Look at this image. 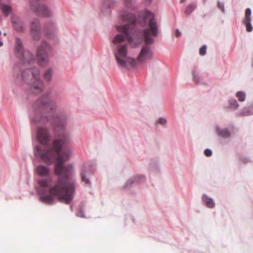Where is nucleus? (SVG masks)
<instances>
[{"instance_id": "1", "label": "nucleus", "mask_w": 253, "mask_h": 253, "mask_svg": "<svg viewBox=\"0 0 253 253\" xmlns=\"http://www.w3.org/2000/svg\"><path fill=\"white\" fill-rule=\"evenodd\" d=\"M34 108L36 113L39 111L42 113L41 118L32 119L34 122H41L43 124L50 122L52 124V120H54L55 131H61L60 138L54 140L52 142L53 148L47 147L43 150L40 146H37L35 150V156L40 157L47 165L55 163L54 173L58 176V179L54 182L51 177L39 180V185L42 187L48 188L49 193L47 194L45 190H41L40 200L45 204L52 205L55 198H57L59 202L69 204L72 200L75 192V182L71 178L73 167L71 165L64 166V163L70 159L71 151L66 150L61 153V150L62 146L69 140V134L65 132L64 123L60 122L59 117H53L50 112L45 114L47 111H53L54 108V105L49 100L48 95H44L39 98L35 103Z\"/></svg>"}, {"instance_id": "2", "label": "nucleus", "mask_w": 253, "mask_h": 253, "mask_svg": "<svg viewBox=\"0 0 253 253\" xmlns=\"http://www.w3.org/2000/svg\"><path fill=\"white\" fill-rule=\"evenodd\" d=\"M122 17L123 20L126 21L127 24L116 27L118 31L123 33V34H118L114 38L112 42L113 43H121L126 38L131 45L135 47L142 41L143 37H144L146 43L150 44L153 43V40L150 37V30L151 35L154 37H156L158 34V27L154 15L152 13L149 11L146 12L144 17L146 20L149 19L150 29H147L142 32H139L138 34H136L138 36H140V37L138 38L136 42H134V33L136 32L134 30L136 21L135 16L132 13H123Z\"/></svg>"}, {"instance_id": "3", "label": "nucleus", "mask_w": 253, "mask_h": 253, "mask_svg": "<svg viewBox=\"0 0 253 253\" xmlns=\"http://www.w3.org/2000/svg\"><path fill=\"white\" fill-rule=\"evenodd\" d=\"M20 78L30 85V91L31 93L39 94L44 88L43 84L40 78V71L37 68L24 70Z\"/></svg>"}, {"instance_id": "4", "label": "nucleus", "mask_w": 253, "mask_h": 253, "mask_svg": "<svg viewBox=\"0 0 253 253\" xmlns=\"http://www.w3.org/2000/svg\"><path fill=\"white\" fill-rule=\"evenodd\" d=\"M127 45L120 44L117 46V52L114 54L117 63L126 68L134 67L136 65L134 59L126 57Z\"/></svg>"}, {"instance_id": "5", "label": "nucleus", "mask_w": 253, "mask_h": 253, "mask_svg": "<svg viewBox=\"0 0 253 253\" xmlns=\"http://www.w3.org/2000/svg\"><path fill=\"white\" fill-rule=\"evenodd\" d=\"M15 52L16 56L24 64H29L33 61V55L29 51H25L23 49L21 41L16 38Z\"/></svg>"}, {"instance_id": "6", "label": "nucleus", "mask_w": 253, "mask_h": 253, "mask_svg": "<svg viewBox=\"0 0 253 253\" xmlns=\"http://www.w3.org/2000/svg\"><path fill=\"white\" fill-rule=\"evenodd\" d=\"M50 46L45 42H42L38 48L37 58L41 66H44L48 61L47 53L50 51Z\"/></svg>"}, {"instance_id": "7", "label": "nucleus", "mask_w": 253, "mask_h": 253, "mask_svg": "<svg viewBox=\"0 0 253 253\" xmlns=\"http://www.w3.org/2000/svg\"><path fill=\"white\" fill-rule=\"evenodd\" d=\"M153 51L148 45H143L137 57V60L140 64H143L152 59Z\"/></svg>"}, {"instance_id": "8", "label": "nucleus", "mask_w": 253, "mask_h": 253, "mask_svg": "<svg viewBox=\"0 0 253 253\" xmlns=\"http://www.w3.org/2000/svg\"><path fill=\"white\" fill-rule=\"evenodd\" d=\"M37 137L39 143L47 146L50 137L48 129L43 127H39L37 130Z\"/></svg>"}, {"instance_id": "9", "label": "nucleus", "mask_w": 253, "mask_h": 253, "mask_svg": "<svg viewBox=\"0 0 253 253\" xmlns=\"http://www.w3.org/2000/svg\"><path fill=\"white\" fill-rule=\"evenodd\" d=\"M31 34L35 41H39L41 38V26L37 19L33 20L31 23Z\"/></svg>"}, {"instance_id": "10", "label": "nucleus", "mask_w": 253, "mask_h": 253, "mask_svg": "<svg viewBox=\"0 0 253 253\" xmlns=\"http://www.w3.org/2000/svg\"><path fill=\"white\" fill-rule=\"evenodd\" d=\"M251 9L250 8H246L245 17L243 20V23L246 26V30L248 32H251L253 30V27L251 24Z\"/></svg>"}, {"instance_id": "11", "label": "nucleus", "mask_w": 253, "mask_h": 253, "mask_svg": "<svg viewBox=\"0 0 253 253\" xmlns=\"http://www.w3.org/2000/svg\"><path fill=\"white\" fill-rule=\"evenodd\" d=\"M11 18L15 30L18 32H22L24 30L25 26L19 17L15 15H12Z\"/></svg>"}, {"instance_id": "12", "label": "nucleus", "mask_w": 253, "mask_h": 253, "mask_svg": "<svg viewBox=\"0 0 253 253\" xmlns=\"http://www.w3.org/2000/svg\"><path fill=\"white\" fill-rule=\"evenodd\" d=\"M43 31L48 38H53L56 32V28L54 23L49 22L45 24L43 28Z\"/></svg>"}, {"instance_id": "13", "label": "nucleus", "mask_w": 253, "mask_h": 253, "mask_svg": "<svg viewBox=\"0 0 253 253\" xmlns=\"http://www.w3.org/2000/svg\"><path fill=\"white\" fill-rule=\"evenodd\" d=\"M37 173L41 176L47 177L49 175L50 170L49 168L44 166L40 165L36 168Z\"/></svg>"}, {"instance_id": "14", "label": "nucleus", "mask_w": 253, "mask_h": 253, "mask_svg": "<svg viewBox=\"0 0 253 253\" xmlns=\"http://www.w3.org/2000/svg\"><path fill=\"white\" fill-rule=\"evenodd\" d=\"M234 126H231L229 127L222 128V138H229L231 136L232 132H233Z\"/></svg>"}, {"instance_id": "15", "label": "nucleus", "mask_w": 253, "mask_h": 253, "mask_svg": "<svg viewBox=\"0 0 253 253\" xmlns=\"http://www.w3.org/2000/svg\"><path fill=\"white\" fill-rule=\"evenodd\" d=\"M202 200L208 208H212L214 206V203L213 200L208 197L206 195L204 194L203 195Z\"/></svg>"}, {"instance_id": "16", "label": "nucleus", "mask_w": 253, "mask_h": 253, "mask_svg": "<svg viewBox=\"0 0 253 253\" xmlns=\"http://www.w3.org/2000/svg\"><path fill=\"white\" fill-rule=\"evenodd\" d=\"M53 73V70L51 68H49L45 70L43 76L44 80L47 82L50 81Z\"/></svg>"}, {"instance_id": "17", "label": "nucleus", "mask_w": 253, "mask_h": 253, "mask_svg": "<svg viewBox=\"0 0 253 253\" xmlns=\"http://www.w3.org/2000/svg\"><path fill=\"white\" fill-rule=\"evenodd\" d=\"M81 177L82 181H84L85 182L86 184H90V181L89 179L87 177V171L85 169V168H84L82 169V171L81 172Z\"/></svg>"}, {"instance_id": "18", "label": "nucleus", "mask_w": 253, "mask_h": 253, "mask_svg": "<svg viewBox=\"0 0 253 253\" xmlns=\"http://www.w3.org/2000/svg\"><path fill=\"white\" fill-rule=\"evenodd\" d=\"M229 107L233 110H237L239 107V104L237 100L233 98H231L229 100Z\"/></svg>"}, {"instance_id": "19", "label": "nucleus", "mask_w": 253, "mask_h": 253, "mask_svg": "<svg viewBox=\"0 0 253 253\" xmlns=\"http://www.w3.org/2000/svg\"><path fill=\"white\" fill-rule=\"evenodd\" d=\"M1 10L3 14L6 16H8V15L11 12L12 8L9 5L3 4L1 6Z\"/></svg>"}, {"instance_id": "20", "label": "nucleus", "mask_w": 253, "mask_h": 253, "mask_svg": "<svg viewBox=\"0 0 253 253\" xmlns=\"http://www.w3.org/2000/svg\"><path fill=\"white\" fill-rule=\"evenodd\" d=\"M196 5L193 4H190L186 7L184 13L187 15H190L196 8Z\"/></svg>"}, {"instance_id": "21", "label": "nucleus", "mask_w": 253, "mask_h": 253, "mask_svg": "<svg viewBox=\"0 0 253 253\" xmlns=\"http://www.w3.org/2000/svg\"><path fill=\"white\" fill-rule=\"evenodd\" d=\"M207 52V46L206 45H203L199 49V54L204 56L206 54Z\"/></svg>"}, {"instance_id": "22", "label": "nucleus", "mask_w": 253, "mask_h": 253, "mask_svg": "<svg viewBox=\"0 0 253 253\" xmlns=\"http://www.w3.org/2000/svg\"><path fill=\"white\" fill-rule=\"evenodd\" d=\"M236 96L238 98H241V97H246V94L245 92L242 91H238L236 93Z\"/></svg>"}, {"instance_id": "23", "label": "nucleus", "mask_w": 253, "mask_h": 253, "mask_svg": "<svg viewBox=\"0 0 253 253\" xmlns=\"http://www.w3.org/2000/svg\"><path fill=\"white\" fill-rule=\"evenodd\" d=\"M204 154L207 157H210L211 156L212 152L211 150L209 149H206L204 151Z\"/></svg>"}, {"instance_id": "24", "label": "nucleus", "mask_w": 253, "mask_h": 253, "mask_svg": "<svg viewBox=\"0 0 253 253\" xmlns=\"http://www.w3.org/2000/svg\"><path fill=\"white\" fill-rule=\"evenodd\" d=\"M200 77H199L198 75L196 74L195 72L193 73V80L195 84H198V80L199 79Z\"/></svg>"}, {"instance_id": "25", "label": "nucleus", "mask_w": 253, "mask_h": 253, "mask_svg": "<svg viewBox=\"0 0 253 253\" xmlns=\"http://www.w3.org/2000/svg\"><path fill=\"white\" fill-rule=\"evenodd\" d=\"M166 122V120L164 118H160L157 121V123L161 125H165Z\"/></svg>"}, {"instance_id": "26", "label": "nucleus", "mask_w": 253, "mask_h": 253, "mask_svg": "<svg viewBox=\"0 0 253 253\" xmlns=\"http://www.w3.org/2000/svg\"><path fill=\"white\" fill-rule=\"evenodd\" d=\"M126 3V5L128 8L131 7V0H124Z\"/></svg>"}, {"instance_id": "27", "label": "nucleus", "mask_w": 253, "mask_h": 253, "mask_svg": "<svg viewBox=\"0 0 253 253\" xmlns=\"http://www.w3.org/2000/svg\"><path fill=\"white\" fill-rule=\"evenodd\" d=\"M248 108H247V112L246 113H244V115H251L252 114H253V112L252 111H248Z\"/></svg>"}, {"instance_id": "28", "label": "nucleus", "mask_w": 253, "mask_h": 253, "mask_svg": "<svg viewBox=\"0 0 253 253\" xmlns=\"http://www.w3.org/2000/svg\"><path fill=\"white\" fill-rule=\"evenodd\" d=\"M20 71V69L18 67H15L14 68V74H15V73L16 72H19ZM15 76V75H14V76Z\"/></svg>"}, {"instance_id": "29", "label": "nucleus", "mask_w": 253, "mask_h": 253, "mask_svg": "<svg viewBox=\"0 0 253 253\" xmlns=\"http://www.w3.org/2000/svg\"><path fill=\"white\" fill-rule=\"evenodd\" d=\"M181 36V33L178 30H176L175 32V36L176 37H179Z\"/></svg>"}, {"instance_id": "30", "label": "nucleus", "mask_w": 253, "mask_h": 253, "mask_svg": "<svg viewBox=\"0 0 253 253\" xmlns=\"http://www.w3.org/2000/svg\"><path fill=\"white\" fill-rule=\"evenodd\" d=\"M242 162L244 164H246L249 162V160L247 158H243L242 160Z\"/></svg>"}, {"instance_id": "31", "label": "nucleus", "mask_w": 253, "mask_h": 253, "mask_svg": "<svg viewBox=\"0 0 253 253\" xmlns=\"http://www.w3.org/2000/svg\"><path fill=\"white\" fill-rule=\"evenodd\" d=\"M246 99V97H241V98H238V100L240 102H243L244 101H245Z\"/></svg>"}, {"instance_id": "32", "label": "nucleus", "mask_w": 253, "mask_h": 253, "mask_svg": "<svg viewBox=\"0 0 253 253\" xmlns=\"http://www.w3.org/2000/svg\"><path fill=\"white\" fill-rule=\"evenodd\" d=\"M133 182L134 181L130 179L127 181V185H131Z\"/></svg>"}, {"instance_id": "33", "label": "nucleus", "mask_w": 253, "mask_h": 253, "mask_svg": "<svg viewBox=\"0 0 253 253\" xmlns=\"http://www.w3.org/2000/svg\"><path fill=\"white\" fill-rule=\"evenodd\" d=\"M152 0H146V1L149 4H150L152 2Z\"/></svg>"}, {"instance_id": "34", "label": "nucleus", "mask_w": 253, "mask_h": 253, "mask_svg": "<svg viewBox=\"0 0 253 253\" xmlns=\"http://www.w3.org/2000/svg\"><path fill=\"white\" fill-rule=\"evenodd\" d=\"M185 0H180V3H183Z\"/></svg>"}, {"instance_id": "35", "label": "nucleus", "mask_w": 253, "mask_h": 253, "mask_svg": "<svg viewBox=\"0 0 253 253\" xmlns=\"http://www.w3.org/2000/svg\"><path fill=\"white\" fill-rule=\"evenodd\" d=\"M2 44H3L2 42H0V47L1 46H2Z\"/></svg>"}, {"instance_id": "36", "label": "nucleus", "mask_w": 253, "mask_h": 253, "mask_svg": "<svg viewBox=\"0 0 253 253\" xmlns=\"http://www.w3.org/2000/svg\"><path fill=\"white\" fill-rule=\"evenodd\" d=\"M222 12H223L224 11V6L222 4Z\"/></svg>"}, {"instance_id": "37", "label": "nucleus", "mask_w": 253, "mask_h": 253, "mask_svg": "<svg viewBox=\"0 0 253 253\" xmlns=\"http://www.w3.org/2000/svg\"><path fill=\"white\" fill-rule=\"evenodd\" d=\"M217 4H218V6L219 7H220V2H218Z\"/></svg>"}, {"instance_id": "38", "label": "nucleus", "mask_w": 253, "mask_h": 253, "mask_svg": "<svg viewBox=\"0 0 253 253\" xmlns=\"http://www.w3.org/2000/svg\"><path fill=\"white\" fill-rule=\"evenodd\" d=\"M19 77H19V75H17V77H16V78H17V79H19Z\"/></svg>"}, {"instance_id": "39", "label": "nucleus", "mask_w": 253, "mask_h": 253, "mask_svg": "<svg viewBox=\"0 0 253 253\" xmlns=\"http://www.w3.org/2000/svg\"><path fill=\"white\" fill-rule=\"evenodd\" d=\"M141 178L142 179H144V177L143 176H141Z\"/></svg>"}, {"instance_id": "40", "label": "nucleus", "mask_w": 253, "mask_h": 253, "mask_svg": "<svg viewBox=\"0 0 253 253\" xmlns=\"http://www.w3.org/2000/svg\"><path fill=\"white\" fill-rule=\"evenodd\" d=\"M4 36H6V33H4L3 34Z\"/></svg>"}, {"instance_id": "41", "label": "nucleus", "mask_w": 253, "mask_h": 253, "mask_svg": "<svg viewBox=\"0 0 253 253\" xmlns=\"http://www.w3.org/2000/svg\"><path fill=\"white\" fill-rule=\"evenodd\" d=\"M1 34V32L0 31V35Z\"/></svg>"}, {"instance_id": "42", "label": "nucleus", "mask_w": 253, "mask_h": 253, "mask_svg": "<svg viewBox=\"0 0 253 253\" xmlns=\"http://www.w3.org/2000/svg\"><path fill=\"white\" fill-rule=\"evenodd\" d=\"M135 181H136V182H138L137 179H136V180H135Z\"/></svg>"}]
</instances>
